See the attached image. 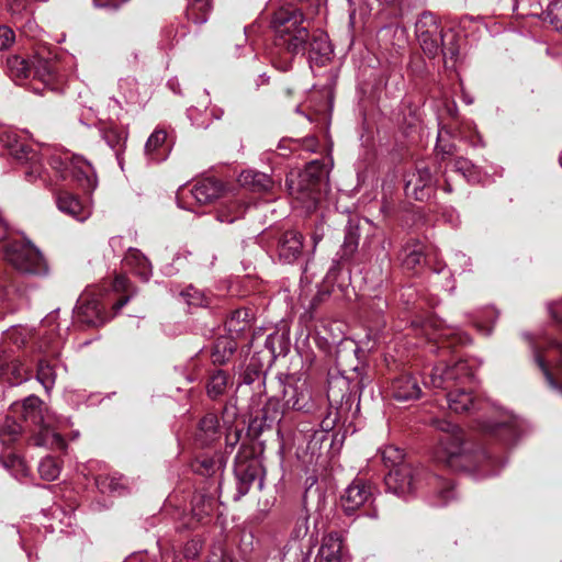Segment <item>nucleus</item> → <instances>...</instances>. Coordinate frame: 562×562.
I'll return each instance as SVG.
<instances>
[{
  "mask_svg": "<svg viewBox=\"0 0 562 562\" xmlns=\"http://www.w3.org/2000/svg\"><path fill=\"white\" fill-rule=\"evenodd\" d=\"M301 11L286 7L273 13L271 25L276 33V45L291 55L304 54L307 46L323 55L329 52L327 37L319 34L310 42L307 27L303 25Z\"/></svg>",
  "mask_w": 562,
  "mask_h": 562,
  "instance_id": "f257e3e1",
  "label": "nucleus"
},
{
  "mask_svg": "<svg viewBox=\"0 0 562 562\" xmlns=\"http://www.w3.org/2000/svg\"><path fill=\"white\" fill-rule=\"evenodd\" d=\"M473 372L467 360L459 359L452 364L440 361L432 368L428 380L424 384L435 389L447 390L449 408L454 413H463L471 409H481V402L464 389L457 387L450 390V387L458 383H464L471 380Z\"/></svg>",
  "mask_w": 562,
  "mask_h": 562,
  "instance_id": "f03ea898",
  "label": "nucleus"
},
{
  "mask_svg": "<svg viewBox=\"0 0 562 562\" xmlns=\"http://www.w3.org/2000/svg\"><path fill=\"white\" fill-rule=\"evenodd\" d=\"M418 43L429 57L442 53L445 60L454 59L459 55L456 34L443 33L438 18L431 12H423L415 23Z\"/></svg>",
  "mask_w": 562,
  "mask_h": 562,
  "instance_id": "7ed1b4c3",
  "label": "nucleus"
},
{
  "mask_svg": "<svg viewBox=\"0 0 562 562\" xmlns=\"http://www.w3.org/2000/svg\"><path fill=\"white\" fill-rule=\"evenodd\" d=\"M11 409L14 413L20 412L25 423H31L40 427L35 436V445L49 448L64 449L66 442L55 427L56 417L46 408L44 412L43 403L37 396H29L20 404H13Z\"/></svg>",
  "mask_w": 562,
  "mask_h": 562,
  "instance_id": "20e7f679",
  "label": "nucleus"
},
{
  "mask_svg": "<svg viewBox=\"0 0 562 562\" xmlns=\"http://www.w3.org/2000/svg\"><path fill=\"white\" fill-rule=\"evenodd\" d=\"M322 176L318 162L313 161L304 171L291 173L286 178L294 207H301L307 213L316 209L321 196Z\"/></svg>",
  "mask_w": 562,
  "mask_h": 562,
  "instance_id": "39448f33",
  "label": "nucleus"
},
{
  "mask_svg": "<svg viewBox=\"0 0 562 562\" xmlns=\"http://www.w3.org/2000/svg\"><path fill=\"white\" fill-rule=\"evenodd\" d=\"M0 142L14 159L23 164L24 177L29 182L41 180L46 186L52 184L46 177L42 157L29 146L25 138L15 131L8 130L0 135Z\"/></svg>",
  "mask_w": 562,
  "mask_h": 562,
  "instance_id": "423d86ee",
  "label": "nucleus"
},
{
  "mask_svg": "<svg viewBox=\"0 0 562 562\" xmlns=\"http://www.w3.org/2000/svg\"><path fill=\"white\" fill-rule=\"evenodd\" d=\"M49 166L60 179L72 177L86 191H93L97 188L94 168L81 156L54 155L49 159Z\"/></svg>",
  "mask_w": 562,
  "mask_h": 562,
  "instance_id": "0eeeda50",
  "label": "nucleus"
},
{
  "mask_svg": "<svg viewBox=\"0 0 562 562\" xmlns=\"http://www.w3.org/2000/svg\"><path fill=\"white\" fill-rule=\"evenodd\" d=\"M434 426L441 432L435 458L450 468H458V460L464 456V434L459 426L445 419L434 420Z\"/></svg>",
  "mask_w": 562,
  "mask_h": 562,
  "instance_id": "6e6552de",
  "label": "nucleus"
},
{
  "mask_svg": "<svg viewBox=\"0 0 562 562\" xmlns=\"http://www.w3.org/2000/svg\"><path fill=\"white\" fill-rule=\"evenodd\" d=\"M4 259L21 273L43 274L47 271L42 254L33 245L20 240L3 246Z\"/></svg>",
  "mask_w": 562,
  "mask_h": 562,
  "instance_id": "1a4fd4ad",
  "label": "nucleus"
},
{
  "mask_svg": "<svg viewBox=\"0 0 562 562\" xmlns=\"http://www.w3.org/2000/svg\"><path fill=\"white\" fill-rule=\"evenodd\" d=\"M283 407L293 411L310 412L313 408L312 393L306 380L289 376L282 383Z\"/></svg>",
  "mask_w": 562,
  "mask_h": 562,
  "instance_id": "9d476101",
  "label": "nucleus"
},
{
  "mask_svg": "<svg viewBox=\"0 0 562 562\" xmlns=\"http://www.w3.org/2000/svg\"><path fill=\"white\" fill-rule=\"evenodd\" d=\"M422 471L415 470L411 464H401L390 470L385 476L387 492L398 497H407L414 493L420 482Z\"/></svg>",
  "mask_w": 562,
  "mask_h": 562,
  "instance_id": "9b49d317",
  "label": "nucleus"
},
{
  "mask_svg": "<svg viewBox=\"0 0 562 562\" xmlns=\"http://www.w3.org/2000/svg\"><path fill=\"white\" fill-rule=\"evenodd\" d=\"M373 498V486L361 479L353 480L345 490L340 502L344 512L351 515Z\"/></svg>",
  "mask_w": 562,
  "mask_h": 562,
  "instance_id": "f8f14e48",
  "label": "nucleus"
},
{
  "mask_svg": "<svg viewBox=\"0 0 562 562\" xmlns=\"http://www.w3.org/2000/svg\"><path fill=\"white\" fill-rule=\"evenodd\" d=\"M56 204L60 212L78 222H85L92 213L90 204L82 202L77 195L68 191H59L56 194Z\"/></svg>",
  "mask_w": 562,
  "mask_h": 562,
  "instance_id": "ddd939ff",
  "label": "nucleus"
},
{
  "mask_svg": "<svg viewBox=\"0 0 562 562\" xmlns=\"http://www.w3.org/2000/svg\"><path fill=\"white\" fill-rule=\"evenodd\" d=\"M429 495L434 498V504L443 506L454 497L453 483L450 479H445L437 474H423Z\"/></svg>",
  "mask_w": 562,
  "mask_h": 562,
  "instance_id": "4468645a",
  "label": "nucleus"
},
{
  "mask_svg": "<svg viewBox=\"0 0 562 562\" xmlns=\"http://www.w3.org/2000/svg\"><path fill=\"white\" fill-rule=\"evenodd\" d=\"M75 313L79 322L89 326H99L105 321L99 301L89 295H81L78 299Z\"/></svg>",
  "mask_w": 562,
  "mask_h": 562,
  "instance_id": "2eb2a0df",
  "label": "nucleus"
},
{
  "mask_svg": "<svg viewBox=\"0 0 562 562\" xmlns=\"http://www.w3.org/2000/svg\"><path fill=\"white\" fill-rule=\"evenodd\" d=\"M434 177L429 167L420 165L416 172L406 180V193L413 195L416 200H423L427 194L425 189L432 184Z\"/></svg>",
  "mask_w": 562,
  "mask_h": 562,
  "instance_id": "dca6fc26",
  "label": "nucleus"
},
{
  "mask_svg": "<svg viewBox=\"0 0 562 562\" xmlns=\"http://www.w3.org/2000/svg\"><path fill=\"white\" fill-rule=\"evenodd\" d=\"M303 248V235L295 231L285 232L279 241L280 258L291 263L299 258Z\"/></svg>",
  "mask_w": 562,
  "mask_h": 562,
  "instance_id": "f3484780",
  "label": "nucleus"
},
{
  "mask_svg": "<svg viewBox=\"0 0 562 562\" xmlns=\"http://www.w3.org/2000/svg\"><path fill=\"white\" fill-rule=\"evenodd\" d=\"M392 393L397 401H409L418 398L422 390L416 378L403 374L393 381Z\"/></svg>",
  "mask_w": 562,
  "mask_h": 562,
  "instance_id": "a211bd4d",
  "label": "nucleus"
},
{
  "mask_svg": "<svg viewBox=\"0 0 562 562\" xmlns=\"http://www.w3.org/2000/svg\"><path fill=\"white\" fill-rule=\"evenodd\" d=\"M318 562H340L342 558V539L337 532H330L323 538L318 550Z\"/></svg>",
  "mask_w": 562,
  "mask_h": 562,
  "instance_id": "6ab92c4d",
  "label": "nucleus"
},
{
  "mask_svg": "<svg viewBox=\"0 0 562 562\" xmlns=\"http://www.w3.org/2000/svg\"><path fill=\"white\" fill-rule=\"evenodd\" d=\"M238 182L255 192H266L273 187V180L265 172L245 170L238 177Z\"/></svg>",
  "mask_w": 562,
  "mask_h": 562,
  "instance_id": "aec40b11",
  "label": "nucleus"
},
{
  "mask_svg": "<svg viewBox=\"0 0 562 562\" xmlns=\"http://www.w3.org/2000/svg\"><path fill=\"white\" fill-rule=\"evenodd\" d=\"M124 265L144 281L151 276V265L148 258L136 248H130L124 257Z\"/></svg>",
  "mask_w": 562,
  "mask_h": 562,
  "instance_id": "412c9836",
  "label": "nucleus"
},
{
  "mask_svg": "<svg viewBox=\"0 0 562 562\" xmlns=\"http://www.w3.org/2000/svg\"><path fill=\"white\" fill-rule=\"evenodd\" d=\"M221 189L222 186L218 181L204 179L195 183L189 192L196 203L206 204L220 195Z\"/></svg>",
  "mask_w": 562,
  "mask_h": 562,
  "instance_id": "4be33fe9",
  "label": "nucleus"
},
{
  "mask_svg": "<svg viewBox=\"0 0 562 562\" xmlns=\"http://www.w3.org/2000/svg\"><path fill=\"white\" fill-rule=\"evenodd\" d=\"M26 369L11 356L0 359V375L5 376L11 384H20L25 380Z\"/></svg>",
  "mask_w": 562,
  "mask_h": 562,
  "instance_id": "5701e85b",
  "label": "nucleus"
},
{
  "mask_svg": "<svg viewBox=\"0 0 562 562\" xmlns=\"http://www.w3.org/2000/svg\"><path fill=\"white\" fill-rule=\"evenodd\" d=\"M7 72L13 81L20 83L29 77L31 67L26 59L13 55L7 58Z\"/></svg>",
  "mask_w": 562,
  "mask_h": 562,
  "instance_id": "b1692460",
  "label": "nucleus"
},
{
  "mask_svg": "<svg viewBox=\"0 0 562 562\" xmlns=\"http://www.w3.org/2000/svg\"><path fill=\"white\" fill-rule=\"evenodd\" d=\"M235 474L238 480V491L241 494H246L249 485L257 477V464L256 461H251L249 463L238 464L235 469Z\"/></svg>",
  "mask_w": 562,
  "mask_h": 562,
  "instance_id": "393cba45",
  "label": "nucleus"
},
{
  "mask_svg": "<svg viewBox=\"0 0 562 562\" xmlns=\"http://www.w3.org/2000/svg\"><path fill=\"white\" fill-rule=\"evenodd\" d=\"M285 411H288V408L283 407V402L280 403L278 397L269 398L262 408V420L265 425L270 426L281 420Z\"/></svg>",
  "mask_w": 562,
  "mask_h": 562,
  "instance_id": "a878e982",
  "label": "nucleus"
},
{
  "mask_svg": "<svg viewBox=\"0 0 562 562\" xmlns=\"http://www.w3.org/2000/svg\"><path fill=\"white\" fill-rule=\"evenodd\" d=\"M211 10V0H193L187 9V16L196 24L206 22Z\"/></svg>",
  "mask_w": 562,
  "mask_h": 562,
  "instance_id": "bb28decb",
  "label": "nucleus"
},
{
  "mask_svg": "<svg viewBox=\"0 0 562 562\" xmlns=\"http://www.w3.org/2000/svg\"><path fill=\"white\" fill-rule=\"evenodd\" d=\"M402 261L407 269H415L424 260L423 246L418 243L406 245L402 250Z\"/></svg>",
  "mask_w": 562,
  "mask_h": 562,
  "instance_id": "cd10ccee",
  "label": "nucleus"
},
{
  "mask_svg": "<svg viewBox=\"0 0 562 562\" xmlns=\"http://www.w3.org/2000/svg\"><path fill=\"white\" fill-rule=\"evenodd\" d=\"M250 321V314L247 310L240 308L232 313L225 322V326L231 334H239L244 331Z\"/></svg>",
  "mask_w": 562,
  "mask_h": 562,
  "instance_id": "c85d7f7f",
  "label": "nucleus"
},
{
  "mask_svg": "<svg viewBox=\"0 0 562 562\" xmlns=\"http://www.w3.org/2000/svg\"><path fill=\"white\" fill-rule=\"evenodd\" d=\"M167 133L164 130H156L145 144V153L151 160H162L164 156L157 154V150L165 144Z\"/></svg>",
  "mask_w": 562,
  "mask_h": 562,
  "instance_id": "c756f323",
  "label": "nucleus"
},
{
  "mask_svg": "<svg viewBox=\"0 0 562 562\" xmlns=\"http://www.w3.org/2000/svg\"><path fill=\"white\" fill-rule=\"evenodd\" d=\"M536 4L552 23L562 20V0H536Z\"/></svg>",
  "mask_w": 562,
  "mask_h": 562,
  "instance_id": "7c9ffc66",
  "label": "nucleus"
},
{
  "mask_svg": "<svg viewBox=\"0 0 562 562\" xmlns=\"http://www.w3.org/2000/svg\"><path fill=\"white\" fill-rule=\"evenodd\" d=\"M228 378L224 371H216L211 375L207 383V394L212 398H216L222 395L227 387Z\"/></svg>",
  "mask_w": 562,
  "mask_h": 562,
  "instance_id": "2f4dec72",
  "label": "nucleus"
},
{
  "mask_svg": "<svg viewBox=\"0 0 562 562\" xmlns=\"http://www.w3.org/2000/svg\"><path fill=\"white\" fill-rule=\"evenodd\" d=\"M382 461L385 467L392 469L398 468L401 464H407L404 462V452L395 446H386L381 451Z\"/></svg>",
  "mask_w": 562,
  "mask_h": 562,
  "instance_id": "473e14b6",
  "label": "nucleus"
},
{
  "mask_svg": "<svg viewBox=\"0 0 562 562\" xmlns=\"http://www.w3.org/2000/svg\"><path fill=\"white\" fill-rule=\"evenodd\" d=\"M38 472L42 479L46 481H54L58 477L60 468L54 458L46 457L40 462Z\"/></svg>",
  "mask_w": 562,
  "mask_h": 562,
  "instance_id": "72a5a7b5",
  "label": "nucleus"
},
{
  "mask_svg": "<svg viewBox=\"0 0 562 562\" xmlns=\"http://www.w3.org/2000/svg\"><path fill=\"white\" fill-rule=\"evenodd\" d=\"M244 212L245 210L239 203L232 202L231 204L218 210L217 220L221 223H233L237 218L241 217Z\"/></svg>",
  "mask_w": 562,
  "mask_h": 562,
  "instance_id": "f704fd0d",
  "label": "nucleus"
},
{
  "mask_svg": "<svg viewBox=\"0 0 562 562\" xmlns=\"http://www.w3.org/2000/svg\"><path fill=\"white\" fill-rule=\"evenodd\" d=\"M55 370L46 360H40L37 368V380L45 387L50 390L55 383Z\"/></svg>",
  "mask_w": 562,
  "mask_h": 562,
  "instance_id": "c9c22d12",
  "label": "nucleus"
},
{
  "mask_svg": "<svg viewBox=\"0 0 562 562\" xmlns=\"http://www.w3.org/2000/svg\"><path fill=\"white\" fill-rule=\"evenodd\" d=\"M454 169L456 171L460 172L468 181L476 182L481 180L477 167L465 158H458L454 161Z\"/></svg>",
  "mask_w": 562,
  "mask_h": 562,
  "instance_id": "e433bc0d",
  "label": "nucleus"
},
{
  "mask_svg": "<svg viewBox=\"0 0 562 562\" xmlns=\"http://www.w3.org/2000/svg\"><path fill=\"white\" fill-rule=\"evenodd\" d=\"M200 431L204 434L205 439H203V442H209L213 440L214 436L217 432L218 429V419L216 415L214 414H207L205 415L201 422H200Z\"/></svg>",
  "mask_w": 562,
  "mask_h": 562,
  "instance_id": "4c0bfd02",
  "label": "nucleus"
},
{
  "mask_svg": "<svg viewBox=\"0 0 562 562\" xmlns=\"http://www.w3.org/2000/svg\"><path fill=\"white\" fill-rule=\"evenodd\" d=\"M22 430L23 427L19 423H16L11 417H7L0 428V437L2 438L3 442L7 440L4 438L5 436H8V441H13L18 438Z\"/></svg>",
  "mask_w": 562,
  "mask_h": 562,
  "instance_id": "58836bf2",
  "label": "nucleus"
},
{
  "mask_svg": "<svg viewBox=\"0 0 562 562\" xmlns=\"http://www.w3.org/2000/svg\"><path fill=\"white\" fill-rule=\"evenodd\" d=\"M454 150V144L450 143L449 140H446L443 133L440 131L436 144L437 155H441V157L445 158L446 156L452 155Z\"/></svg>",
  "mask_w": 562,
  "mask_h": 562,
  "instance_id": "ea45409f",
  "label": "nucleus"
},
{
  "mask_svg": "<svg viewBox=\"0 0 562 562\" xmlns=\"http://www.w3.org/2000/svg\"><path fill=\"white\" fill-rule=\"evenodd\" d=\"M95 483L102 493L116 492L121 487V483L115 477L98 476Z\"/></svg>",
  "mask_w": 562,
  "mask_h": 562,
  "instance_id": "a19ab883",
  "label": "nucleus"
},
{
  "mask_svg": "<svg viewBox=\"0 0 562 562\" xmlns=\"http://www.w3.org/2000/svg\"><path fill=\"white\" fill-rule=\"evenodd\" d=\"M451 266L453 267L454 273H461L471 267V259L464 254L456 252L451 258Z\"/></svg>",
  "mask_w": 562,
  "mask_h": 562,
  "instance_id": "79ce46f5",
  "label": "nucleus"
},
{
  "mask_svg": "<svg viewBox=\"0 0 562 562\" xmlns=\"http://www.w3.org/2000/svg\"><path fill=\"white\" fill-rule=\"evenodd\" d=\"M15 42V34L12 29L5 25L0 26V50L10 48Z\"/></svg>",
  "mask_w": 562,
  "mask_h": 562,
  "instance_id": "37998d69",
  "label": "nucleus"
},
{
  "mask_svg": "<svg viewBox=\"0 0 562 562\" xmlns=\"http://www.w3.org/2000/svg\"><path fill=\"white\" fill-rule=\"evenodd\" d=\"M201 542L199 540H190L184 544L183 555L186 559H195L201 551Z\"/></svg>",
  "mask_w": 562,
  "mask_h": 562,
  "instance_id": "c03bdc74",
  "label": "nucleus"
},
{
  "mask_svg": "<svg viewBox=\"0 0 562 562\" xmlns=\"http://www.w3.org/2000/svg\"><path fill=\"white\" fill-rule=\"evenodd\" d=\"M308 532V518L303 516L296 520L295 528L293 530L294 538H302Z\"/></svg>",
  "mask_w": 562,
  "mask_h": 562,
  "instance_id": "a18cd8bd",
  "label": "nucleus"
},
{
  "mask_svg": "<svg viewBox=\"0 0 562 562\" xmlns=\"http://www.w3.org/2000/svg\"><path fill=\"white\" fill-rule=\"evenodd\" d=\"M183 295L188 297V303L191 305H202L204 303L203 294L196 289L189 288Z\"/></svg>",
  "mask_w": 562,
  "mask_h": 562,
  "instance_id": "49530a36",
  "label": "nucleus"
},
{
  "mask_svg": "<svg viewBox=\"0 0 562 562\" xmlns=\"http://www.w3.org/2000/svg\"><path fill=\"white\" fill-rule=\"evenodd\" d=\"M488 430L492 432H495L499 436H503V434H513L514 427L509 423H501V424H490L487 426Z\"/></svg>",
  "mask_w": 562,
  "mask_h": 562,
  "instance_id": "de8ad7c7",
  "label": "nucleus"
},
{
  "mask_svg": "<svg viewBox=\"0 0 562 562\" xmlns=\"http://www.w3.org/2000/svg\"><path fill=\"white\" fill-rule=\"evenodd\" d=\"M548 310L552 318L562 325V300L549 304Z\"/></svg>",
  "mask_w": 562,
  "mask_h": 562,
  "instance_id": "09e8293b",
  "label": "nucleus"
},
{
  "mask_svg": "<svg viewBox=\"0 0 562 562\" xmlns=\"http://www.w3.org/2000/svg\"><path fill=\"white\" fill-rule=\"evenodd\" d=\"M127 286H128V279L125 276L119 274L115 277L114 282H113V289L115 291H126Z\"/></svg>",
  "mask_w": 562,
  "mask_h": 562,
  "instance_id": "8fccbe9b",
  "label": "nucleus"
},
{
  "mask_svg": "<svg viewBox=\"0 0 562 562\" xmlns=\"http://www.w3.org/2000/svg\"><path fill=\"white\" fill-rule=\"evenodd\" d=\"M40 349L48 356H57L59 353V341H55L52 346L44 345V342H42L40 345Z\"/></svg>",
  "mask_w": 562,
  "mask_h": 562,
  "instance_id": "3c124183",
  "label": "nucleus"
},
{
  "mask_svg": "<svg viewBox=\"0 0 562 562\" xmlns=\"http://www.w3.org/2000/svg\"><path fill=\"white\" fill-rule=\"evenodd\" d=\"M323 237H324V227H323V224H318V225H316V227L312 234L314 249L318 245V243L323 239Z\"/></svg>",
  "mask_w": 562,
  "mask_h": 562,
  "instance_id": "603ef678",
  "label": "nucleus"
},
{
  "mask_svg": "<svg viewBox=\"0 0 562 562\" xmlns=\"http://www.w3.org/2000/svg\"><path fill=\"white\" fill-rule=\"evenodd\" d=\"M345 244L352 247L358 245V235L352 229L347 233Z\"/></svg>",
  "mask_w": 562,
  "mask_h": 562,
  "instance_id": "864d4df0",
  "label": "nucleus"
},
{
  "mask_svg": "<svg viewBox=\"0 0 562 562\" xmlns=\"http://www.w3.org/2000/svg\"><path fill=\"white\" fill-rule=\"evenodd\" d=\"M184 193H186V190L183 188L179 190L178 195H177L178 205L180 207H182V209H188L189 210L190 207L182 203V199L184 196Z\"/></svg>",
  "mask_w": 562,
  "mask_h": 562,
  "instance_id": "5fc2aeb1",
  "label": "nucleus"
},
{
  "mask_svg": "<svg viewBox=\"0 0 562 562\" xmlns=\"http://www.w3.org/2000/svg\"><path fill=\"white\" fill-rule=\"evenodd\" d=\"M130 300V296H125L123 299H121L120 301H117L114 305H113V308L115 311H120Z\"/></svg>",
  "mask_w": 562,
  "mask_h": 562,
  "instance_id": "6e6d98bb",
  "label": "nucleus"
},
{
  "mask_svg": "<svg viewBox=\"0 0 562 562\" xmlns=\"http://www.w3.org/2000/svg\"><path fill=\"white\" fill-rule=\"evenodd\" d=\"M7 236V225L2 217L0 216V240L4 239Z\"/></svg>",
  "mask_w": 562,
  "mask_h": 562,
  "instance_id": "4d7b16f0",
  "label": "nucleus"
},
{
  "mask_svg": "<svg viewBox=\"0 0 562 562\" xmlns=\"http://www.w3.org/2000/svg\"><path fill=\"white\" fill-rule=\"evenodd\" d=\"M95 7H100V8H106V7H110L112 3H111V0H93Z\"/></svg>",
  "mask_w": 562,
  "mask_h": 562,
  "instance_id": "13d9d810",
  "label": "nucleus"
},
{
  "mask_svg": "<svg viewBox=\"0 0 562 562\" xmlns=\"http://www.w3.org/2000/svg\"><path fill=\"white\" fill-rule=\"evenodd\" d=\"M368 516H369L370 518L376 519V518H378V516H379V515H378V510H376V509H372V510L368 514Z\"/></svg>",
  "mask_w": 562,
  "mask_h": 562,
  "instance_id": "bf43d9fd",
  "label": "nucleus"
},
{
  "mask_svg": "<svg viewBox=\"0 0 562 562\" xmlns=\"http://www.w3.org/2000/svg\"><path fill=\"white\" fill-rule=\"evenodd\" d=\"M16 333H18V330H16V329H14V330H12V331L8 333V334H7V338H8V339H14V335H15Z\"/></svg>",
  "mask_w": 562,
  "mask_h": 562,
  "instance_id": "052dcab7",
  "label": "nucleus"
},
{
  "mask_svg": "<svg viewBox=\"0 0 562 562\" xmlns=\"http://www.w3.org/2000/svg\"><path fill=\"white\" fill-rule=\"evenodd\" d=\"M14 344H15L18 347H20V346H22V345L24 344V339H18V338H16V339H14Z\"/></svg>",
  "mask_w": 562,
  "mask_h": 562,
  "instance_id": "680f3d73",
  "label": "nucleus"
},
{
  "mask_svg": "<svg viewBox=\"0 0 562 562\" xmlns=\"http://www.w3.org/2000/svg\"><path fill=\"white\" fill-rule=\"evenodd\" d=\"M5 356H10V355L3 352V350H0V359H3Z\"/></svg>",
  "mask_w": 562,
  "mask_h": 562,
  "instance_id": "e2e57ef3",
  "label": "nucleus"
},
{
  "mask_svg": "<svg viewBox=\"0 0 562 562\" xmlns=\"http://www.w3.org/2000/svg\"><path fill=\"white\" fill-rule=\"evenodd\" d=\"M238 441V435L235 434V439H234V442L232 443V447Z\"/></svg>",
  "mask_w": 562,
  "mask_h": 562,
  "instance_id": "0e129e2a",
  "label": "nucleus"
},
{
  "mask_svg": "<svg viewBox=\"0 0 562 562\" xmlns=\"http://www.w3.org/2000/svg\"><path fill=\"white\" fill-rule=\"evenodd\" d=\"M446 191L450 192L451 191V188L449 184L446 186Z\"/></svg>",
  "mask_w": 562,
  "mask_h": 562,
  "instance_id": "69168bd1",
  "label": "nucleus"
},
{
  "mask_svg": "<svg viewBox=\"0 0 562 562\" xmlns=\"http://www.w3.org/2000/svg\"><path fill=\"white\" fill-rule=\"evenodd\" d=\"M483 471H484V474H486V475L487 474H493V472H491V471H485V470H483Z\"/></svg>",
  "mask_w": 562,
  "mask_h": 562,
  "instance_id": "338daca9",
  "label": "nucleus"
},
{
  "mask_svg": "<svg viewBox=\"0 0 562 562\" xmlns=\"http://www.w3.org/2000/svg\"><path fill=\"white\" fill-rule=\"evenodd\" d=\"M560 164H561V166H562V157L560 158Z\"/></svg>",
  "mask_w": 562,
  "mask_h": 562,
  "instance_id": "774afa93",
  "label": "nucleus"
}]
</instances>
